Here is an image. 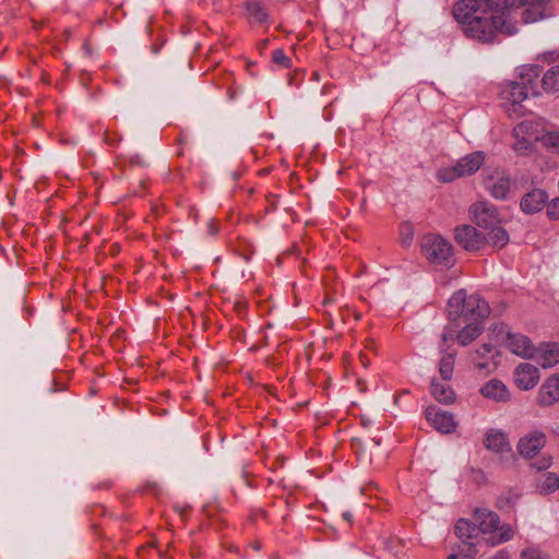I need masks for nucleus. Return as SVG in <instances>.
Listing matches in <instances>:
<instances>
[{
    "label": "nucleus",
    "mask_w": 559,
    "mask_h": 559,
    "mask_svg": "<svg viewBox=\"0 0 559 559\" xmlns=\"http://www.w3.org/2000/svg\"><path fill=\"white\" fill-rule=\"evenodd\" d=\"M454 533L461 540L459 546L477 544V548L480 550V547L484 545L481 537H479L476 524L466 519H460L456 522L454 526Z\"/></svg>",
    "instance_id": "nucleus-15"
},
{
    "label": "nucleus",
    "mask_w": 559,
    "mask_h": 559,
    "mask_svg": "<svg viewBox=\"0 0 559 559\" xmlns=\"http://www.w3.org/2000/svg\"><path fill=\"white\" fill-rule=\"evenodd\" d=\"M105 141L109 144V145H114L117 140L111 138L108 133H105Z\"/></svg>",
    "instance_id": "nucleus-39"
},
{
    "label": "nucleus",
    "mask_w": 559,
    "mask_h": 559,
    "mask_svg": "<svg viewBox=\"0 0 559 559\" xmlns=\"http://www.w3.org/2000/svg\"><path fill=\"white\" fill-rule=\"evenodd\" d=\"M479 393L488 400L497 403H507L511 400V393L507 385L498 380L491 379L479 389Z\"/></svg>",
    "instance_id": "nucleus-19"
},
{
    "label": "nucleus",
    "mask_w": 559,
    "mask_h": 559,
    "mask_svg": "<svg viewBox=\"0 0 559 559\" xmlns=\"http://www.w3.org/2000/svg\"><path fill=\"white\" fill-rule=\"evenodd\" d=\"M521 10V19L524 23H535L551 15V5L549 0H516L515 4L500 20L511 21V15ZM501 26V23L498 24Z\"/></svg>",
    "instance_id": "nucleus-7"
},
{
    "label": "nucleus",
    "mask_w": 559,
    "mask_h": 559,
    "mask_svg": "<svg viewBox=\"0 0 559 559\" xmlns=\"http://www.w3.org/2000/svg\"><path fill=\"white\" fill-rule=\"evenodd\" d=\"M272 60L275 64L283 68H290L292 60L285 55L284 50L276 49L272 52Z\"/></svg>",
    "instance_id": "nucleus-31"
},
{
    "label": "nucleus",
    "mask_w": 559,
    "mask_h": 559,
    "mask_svg": "<svg viewBox=\"0 0 559 559\" xmlns=\"http://www.w3.org/2000/svg\"><path fill=\"white\" fill-rule=\"evenodd\" d=\"M460 331L455 328H449L442 335V341L445 343L449 340H456L461 346H467L475 341L484 331L481 321L463 323Z\"/></svg>",
    "instance_id": "nucleus-10"
},
{
    "label": "nucleus",
    "mask_w": 559,
    "mask_h": 559,
    "mask_svg": "<svg viewBox=\"0 0 559 559\" xmlns=\"http://www.w3.org/2000/svg\"><path fill=\"white\" fill-rule=\"evenodd\" d=\"M247 17L251 24H265L269 21V11L259 0H247L245 3Z\"/></svg>",
    "instance_id": "nucleus-23"
},
{
    "label": "nucleus",
    "mask_w": 559,
    "mask_h": 559,
    "mask_svg": "<svg viewBox=\"0 0 559 559\" xmlns=\"http://www.w3.org/2000/svg\"><path fill=\"white\" fill-rule=\"evenodd\" d=\"M521 127H522L521 124H520V126H518L516 128H514V130H513V131H514V132H516V131H518V128H521Z\"/></svg>",
    "instance_id": "nucleus-44"
},
{
    "label": "nucleus",
    "mask_w": 559,
    "mask_h": 559,
    "mask_svg": "<svg viewBox=\"0 0 559 559\" xmlns=\"http://www.w3.org/2000/svg\"><path fill=\"white\" fill-rule=\"evenodd\" d=\"M415 227L411 222H403L400 225V242L404 248H408L414 238Z\"/></svg>",
    "instance_id": "nucleus-28"
},
{
    "label": "nucleus",
    "mask_w": 559,
    "mask_h": 559,
    "mask_svg": "<svg viewBox=\"0 0 559 559\" xmlns=\"http://www.w3.org/2000/svg\"><path fill=\"white\" fill-rule=\"evenodd\" d=\"M548 201V194L543 189H533L524 194L520 202V207L525 214H535L540 212Z\"/></svg>",
    "instance_id": "nucleus-18"
},
{
    "label": "nucleus",
    "mask_w": 559,
    "mask_h": 559,
    "mask_svg": "<svg viewBox=\"0 0 559 559\" xmlns=\"http://www.w3.org/2000/svg\"><path fill=\"white\" fill-rule=\"evenodd\" d=\"M359 359H360V362L362 364L364 367H367L369 365V360L367 358V355L360 353Z\"/></svg>",
    "instance_id": "nucleus-37"
},
{
    "label": "nucleus",
    "mask_w": 559,
    "mask_h": 559,
    "mask_svg": "<svg viewBox=\"0 0 559 559\" xmlns=\"http://www.w3.org/2000/svg\"><path fill=\"white\" fill-rule=\"evenodd\" d=\"M258 516H261L263 519L266 518V512L263 509H257L251 512L250 520L254 521Z\"/></svg>",
    "instance_id": "nucleus-34"
},
{
    "label": "nucleus",
    "mask_w": 559,
    "mask_h": 559,
    "mask_svg": "<svg viewBox=\"0 0 559 559\" xmlns=\"http://www.w3.org/2000/svg\"><path fill=\"white\" fill-rule=\"evenodd\" d=\"M485 445L488 450L501 454L506 453L511 459H513L514 456L512 448L508 441L507 435L501 431L490 430L486 436Z\"/></svg>",
    "instance_id": "nucleus-22"
},
{
    "label": "nucleus",
    "mask_w": 559,
    "mask_h": 559,
    "mask_svg": "<svg viewBox=\"0 0 559 559\" xmlns=\"http://www.w3.org/2000/svg\"><path fill=\"white\" fill-rule=\"evenodd\" d=\"M537 364L543 368L554 367L559 362V344L546 343L535 348V356Z\"/></svg>",
    "instance_id": "nucleus-20"
},
{
    "label": "nucleus",
    "mask_w": 559,
    "mask_h": 559,
    "mask_svg": "<svg viewBox=\"0 0 559 559\" xmlns=\"http://www.w3.org/2000/svg\"><path fill=\"white\" fill-rule=\"evenodd\" d=\"M478 552L477 544L457 546V551L451 554L449 559H474Z\"/></svg>",
    "instance_id": "nucleus-27"
},
{
    "label": "nucleus",
    "mask_w": 559,
    "mask_h": 559,
    "mask_svg": "<svg viewBox=\"0 0 559 559\" xmlns=\"http://www.w3.org/2000/svg\"><path fill=\"white\" fill-rule=\"evenodd\" d=\"M547 216L550 219H559V198L551 200L547 205Z\"/></svg>",
    "instance_id": "nucleus-32"
},
{
    "label": "nucleus",
    "mask_w": 559,
    "mask_h": 559,
    "mask_svg": "<svg viewBox=\"0 0 559 559\" xmlns=\"http://www.w3.org/2000/svg\"><path fill=\"white\" fill-rule=\"evenodd\" d=\"M542 68L537 64L524 66L520 69L516 81L507 83L502 88L504 99L512 105H520L528 96H538V78Z\"/></svg>",
    "instance_id": "nucleus-4"
},
{
    "label": "nucleus",
    "mask_w": 559,
    "mask_h": 559,
    "mask_svg": "<svg viewBox=\"0 0 559 559\" xmlns=\"http://www.w3.org/2000/svg\"><path fill=\"white\" fill-rule=\"evenodd\" d=\"M539 380V370L528 362L520 364L514 371V381L521 390L533 389Z\"/></svg>",
    "instance_id": "nucleus-16"
},
{
    "label": "nucleus",
    "mask_w": 559,
    "mask_h": 559,
    "mask_svg": "<svg viewBox=\"0 0 559 559\" xmlns=\"http://www.w3.org/2000/svg\"><path fill=\"white\" fill-rule=\"evenodd\" d=\"M428 262L436 266L451 267L454 264L453 247L440 235L429 234L424 237L421 243Z\"/></svg>",
    "instance_id": "nucleus-6"
},
{
    "label": "nucleus",
    "mask_w": 559,
    "mask_h": 559,
    "mask_svg": "<svg viewBox=\"0 0 559 559\" xmlns=\"http://www.w3.org/2000/svg\"><path fill=\"white\" fill-rule=\"evenodd\" d=\"M492 352V346L490 344H481L474 353V357H472V360L476 364L478 368H485L487 367V364L485 362H477V358H485Z\"/></svg>",
    "instance_id": "nucleus-30"
},
{
    "label": "nucleus",
    "mask_w": 559,
    "mask_h": 559,
    "mask_svg": "<svg viewBox=\"0 0 559 559\" xmlns=\"http://www.w3.org/2000/svg\"><path fill=\"white\" fill-rule=\"evenodd\" d=\"M427 421L439 432L450 433L455 429L453 415L437 406H428L425 411Z\"/></svg>",
    "instance_id": "nucleus-13"
},
{
    "label": "nucleus",
    "mask_w": 559,
    "mask_h": 559,
    "mask_svg": "<svg viewBox=\"0 0 559 559\" xmlns=\"http://www.w3.org/2000/svg\"><path fill=\"white\" fill-rule=\"evenodd\" d=\"M516 0H460L453 8L455 20L463 25V32L483 43L493 40L497 33L512 36L518 33L514 22L500 20Z\"/></svg>",
    "instance_id": "nucleus-1"
},
{
    "label": "nucleus",
    "mask_w": 559,
    "mask_h": 559,
    "mask_svg": "<svg viewBox=\"0 0 559 559\" xmlns=\"http://www.w3.org/2000/svg\"><path fill=\"white\" fill-rule=\"evenodd\" d=\"M330 301H331V299H330V298H325V299H324V301H323V304H324V305H326V304H328V302H330Z\"/></svg>",
    "instance_id": "nucleus-43"
},
{
    "label": "nucleus",
    "mask_w": 559,
    "mask_h": 559,
    "mask_svg": "<svg viewBox=\"0 0 559 559\" xmlns=\"http://www.w3.org/2000/svg\"><path fill=\"white\" fill-rule=\"evenodd\" d=\"M543 90L546 92L559 91V64L549 69L542 79Z\"/></svg>",
    "instance_id": "nucleus-25"
},
{
    "label": "nucleus",
    "mask_w": 559,
    "mask_h": 559,
    "mask_svg": "<svg viewBox=\"0 0 559 559\" xmlns=\"http://www.w3.org/2000/svg\"><path fill=\"white\" fill-rule=\"evenodd\" d=\"M507 347L522 358H533L535 356V347L532 341L520 333H507Z\"/></svg>",
    "instance_id": "nucleus-14"
},
{
    "label": "nucleus",
    "mask_w": 559,
    "mask_h": 559,
    "mask_svg": "<svg viewBox=\"0 0 559 559\" xmlns=\"http://www.w3.org/2000/svg\"><path fill=\"white\" fill-rule=\"evenodd\" d=\"M547 437L542 430H532L520 438L516 450L519 454L525 459H531L545 447Z\"/></svg>",
    "instance_id": "nucleus-12"
},
{
    "label": "nucleus",
    "mask_w": 559,
    "mask_h": 559,
    "mask_svg": "<svg viewBox=\"0 0 559 559\" xmlns=\"http://www.w3.org/2000/svg\"><path fill=\"white\" fill-rule=\"evenodd\" d=\"M481 152H475L461 158L453 167L443 168L438 177L443 182H451L457 178L475 174L484 163Z\"/></svg>",
    "instance_id": "nucleus-8"
},
{
    "label": "nucleus",
    "mask_w": 559,
    "mask_h": 559,
    "mask_svg": "<svg viewBox=\"0 0 559 559\" xmlns=\"http://www.w3.org/2000/svg\"><path fill=\"white\" fill-rule=\"evenodd\" d=\"M559 401V374L549 377L539 388L537 403L539 406L547 407Z\"/></svg>",
    "instance_id": "nucleus-17"
},
{
    "label": "nucleus",
    "mask_w": 559,
    "mask_h": 559,
    "mask_svg": "<svg viewBox=\"0 0 559 559\" xmlns=\"http://www.w3.org/2000/svg\"><path fill=\"white\" fill-rule=\"evenodd\" d=\"M546 144L557 150L559 153V131H552L545 136Z\"/></svg>",
    "instance_id": "nucleus-33"
},
{
    "label": "nucleus",
    "mask_w": 559,
    "mask_h": 559,
    "mask_svg": "<svg viewBox=\"0 0 559 559\" xmlns=\"http://www.w3.org/2000/svg\"><path fill=\"white\" fill-rule=\"evenodd\" d=\"M474 522L478 533L487 534L499 531V534L488 538L481 537L483 544L487 547H493L501 543L511 540L514 536V530L510 524L500 525V518L497 513L488 509H476L473 514Z\"/></svg>",
    "instance_id": "nucleus-5"
},
{
    "label": "nucleus",
    "mask_w": 559,
    "mask_h": 559,
    "mask_svg": "<svg viewBox=\"0 0 559 559\" xmlns=\"http://www.w3.org/2000/svg\"><path fill=\"white\" fill-rule=\"evenodd\" d=\"M343 519H344L345 521H347L349 524H352V523H353V514H352L350 512H344V513H343Z\"/></svg>",
    "instance_id": "nucleus-38"
},
{
    "label": "nucleus",
    "mask_w": 559,
    "mask_h": 559,
    "mask_svg": "<svg viewBox=\"0 0 559 559\" xmlns=\"http://www.w3.org/2000/svg\"><path fill=\"white\" fill-rule=\"evenodd\" d=\"M455 240L465 250L471 252L483 249L487 243L490 245L489 236H485L476 227L471 225L456 227Z\"/></svg>",
    "instance_id": "nucleus-9"
},
{
    "label": "nucleus",
    "mask_w": 559,
    "mask_h": 559,
    "mask_svg": "<svg viewBox=\"0 0 559 559\" xmlns=\"http://www.w3.org/2000/svg\"><path fill=\"white\" fill-rule=\"evenodd\" d=\"M229 551H236L237 550V547L234 546V545H230L229 548H228Z\"/></svg>",
    "instance_id": "nucleus-42"
},
{
    "label": "nucleus",
    "mask_w": 559,
    "mask_h": 559,
    "mask_svg": "<svg viewBox=\"0 0 559 559\" xmlns=\"http://www.w3.org/2000/svg\"><path fill=\"white\" fill-rule=\"evenodd\" d=\"M490 313L488 302L478 295H467L465 289L455 292L448 301V318L459 329L463 323L483 321Z\"/></svg>",
    "instance_id": "nucleus-2"
},
{
    "label": "nucleus",
    "mask_w": 559,
    "mask_h": 559,
    "mask_svg": "<svg viewBox=\"0 0 559 559\" xmlns=\"http://www.w3.org/2000/svg\"><path fill=\"white\" fill-rule=\"evenodd\" d=\"M492 559H509V555L506 551H499Z\"/></svg>",
    "instance_id": "nucleus-36"
},
{
    "label": "nucleus",
    "mask_w": 559,
    "mask_h": 559,
    "mask_svg": "<svg viewBox=\"0 0 559 559\" xmlns=\"http://www.w3.org/2000/svg\"><path fill=\"white\" fill-rule=\"evenodd\" d=\"M484 186L495 199L504 200L511 189V178L504 170L495 169L485 177Z\"/></svg>",
    "instance_id": "nucleus-11"
},
{
    "label": "nucleus",
    "mask_w": 559,
    "mask_h": 559,
    "mask_svg": "<svg viewBox=\"0 0 559 559\" xmlns=\"http://www.w3.org/2000/svg\"><path fill=\"white\" fill-rule=\"evenodd\" d=\"M429 393L436 401L442 404L448 405L455 401V392L448 381L443 379L433 378L429 385Z\"/></svg>",
    "instance_id": "nucleus-21"
},
{
    "label": "nucleus",
    "mask_w": 559,
    "mask_h": 559,
    "mask_svg": "<svg viewBox=\"0 0 559 559\" xmlns=\"http://www.w3.org/2000/svg\"><path fill=\"white\" fill-rule=\"evenodd\" d=\"M469 213L478 227L488 230L487 235L492 247L500 249L509 242V234L501 226L499 212L493 204L478 201L471 205Z\"/></svg>",
    "instance_id": "nucleus-3"
},
{
    "label": "nucleus",
    "mask_w": 559,
    "mask_h": 559,
    "mask_svg": "<svg viewBox=\"0 0 559 559\" xmlns=\"http://www.w3.org/2000/svg\"><path fill=\"white\" fill-rule=\"evenodd\" d=\"M404 394H408V391H403L401 392L396 397H395V403L397 404L400 399L404 395Z\"/></svg>",
    "instance_id": "nucleus-40"
},
{
    "label": "nucleus",
    "mask_w": 559,
    "mask_h": 559,
    "mask_svg": "<svg viewBox=\"0 0 559 559\" xmlns=\"http://www.w3.org/2000/svg\"><path fill=\"white\" fill-rule=\"evenodd\" d=\"M454 354H445L439 361V373L444 381L451 380L454 370Z\"/></svg>",
    "instance_id": "nucleus-26"
},
{
    "label": "nucleus",
    "mask_w": 559,
    "mask_h": 559,
    "mask_svg": "<svg viewBox=\"0 0 559 559\" xmlns=\"http://www.w3.org/2000/svg\"><path fill=\"white\" fill-rule=\"evenodd\" d=\"M191 555H192L193 557H199V556H200V551H198V550H195V549H192V550H191Z\"/></svg>",
    "instance_id": "nucleus-41"
},
{
    "label": "nucleus",
    "mask_w": 559,
    "mask_h": 559,
    "mask_svg": "<svg viewBox=\"0 0 559 559\" xmlns=\"http://www.w3.org/2000/svg\"><path fill=\"white\" fill-rule=\"evenodd\" d=\"M551 465V460L548 459H542L540 463L537 465L538 469H546Z\"/></svg>",
    "instance_id": "nucleus-35"
},
{
    "label": "nucleus",
    "mask_w": 559,
    "mask_h": 559,
    "mask_svg": "<svg viewBox=\"0 0 559 559\" xmlns=\"http://www.w3.org/2000/svg\"><path fill=\"white\" fill-rule=\"evenodd\" d=\"M559 489V478L554 473H544L537 479V490L542 495H548Z\"/></svg>",
    "instance_id": "nucleus-24"
},
{
    "label": "nucleus",
    "mask_w": 559,
    "mask_h": 559,
    "mask_svg": "<svg viewBox=\"0 0 559 559\" xmlns=\"http://www.w3.org/2000/svg\"><path fill=\"white\" fill-rule=\"evenodd\" d=\"M521 559H552L551 556L538 546H530L521 550Z\"/></svg>",
    "instance_id": "nucleus-29"
}]
</instances>
